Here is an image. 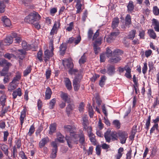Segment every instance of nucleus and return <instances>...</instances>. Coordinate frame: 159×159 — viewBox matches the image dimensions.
Listing matches in <instances>:
<instances>
[{"mask_svg":"<svg viewBox=\"0 0 159 159\" xmlns=\"http://www.w3.org/2000/svg\"><path fill=\"white\" fill-rule=\"evenodd\" d=\"M65 131L70 133V137H66L67 144L70 148H72L71 143H73L77 144L79 142L81 144H84L85 143V136L83 131L80 130L79 134H76V128L72 126L67 125L64 126Z\"/></svg>","mask_w":159,"mask_h":159,"instance_id":"f257e3e1","label":"nucleus"},{"mask_svg":"<svg viewBox=\"0 0 159 159\" xmlns=\"http://www.w3.org/2000/svg\"><path fill=\"white\" fill-rule=\"evenodd\" d=\"M41 18V17L38 12L33 11L26 16L24 20L29 24H34L36 22L39 21Z\"/></svg>","mask_w":159,"mask_h":159,"instance_id":"f03ea898","label":"nucleus"},{"mask_svg":"<svg viewBox=\"0 0 159 159\" xmlns=\"http://www.w3.org/2000/svg\"><path fill=\"white\" fill-rule=\"evenodd\" d=\"M104 137L106 142L109 143L111 140L114 141L117 139V133L116 131H111L108 129L104 134Z\"/></svg>","mask_w":159,"mask_h":159,"instance_id":"7ed1b4c3","label":"nucleus"},{"mask_svg":"<svg viewBox=\"0 0 159 159\" xmlns=\"http://www.w3.org/2000/svg\"><path fill=\"white\" fill-rule=\"evenodd\" d=\"M117 135L119 136L120 143L122 144L125 143L128 138V133L125 131H120L118 133Z\"/></svg>","mask_w":159,"mask_h":159,"instance_id":"20e7f679","label":"nucleus"},{"mask_svg":"<svg viewBox=\"0 0 159 159\" xmlns=\"http://www.w3.org/2000/svg\"><path fill=\"white\" fill-rule=\"evenodd\" d=\"M51 145L52 147V152L50 155V157L54 159L57 156V153L58 150L57 144L56 142L52 141L51 143Z\"/></svg>","mask_w":159,"mask_h":159,"instance_id":"39448f33","label":"nucleus"},{"mask_svg":"<svg viewBox=\"0 0 159 159\" xmlns=\"http://www.w3.org/2000/svg\"><path fill=\"white\" fill-rule=\"evenodd\" d=\"M120 32L119 30H117L116 31L112 32L109 34L106 39V41L108 43H111L113 40H114L117 36L119 34Z\"/></svg>","mask_w":159,"mask_h":159,"instance_id":"423d86ee","label":"nucleus"},{"mask_svg":"<svg viewBox=\"0 0 159 159\" xmlns=\"http://www.w3.org/2000/svg\"><path fill=\"white\" fill-rule=\"evenodd\" d=\"M67 105L66 109V112L68 116L71 113L72 111L75 108V106L73 101Z\"/></svg>","mask_w":159,"mask_h":159,"instance_id":"0eeeda50","label":"nucleus"},{"mask_svg":"<svg viewBox=\"0 0 159 159\" xmlns=\"http://www.w3.org/2000/svg\"><path fill=\"white\" fill-rule=\"evenodd\" d=\"M53 54V52L50 51L47 49L44 52L43 60L45 62L48 61L51 57L52 56Z\"/></svg>","mask_w":159,"mask_h":159,"instance_id":"6e6552de","label":"nucleus"},{"mask_svg":"<svg viewBox=\"0 0 159 159\" xmlns=\"http://www.w3.org/2000/svg\"><path fill=\"white\" fill-rule=\"evenodd\" d=\"M62 64L65 67L68 69L70 67H74V65L72 61L70 59H65L62 60Z\"/></svg>","mask_w":159,"mask_h":159,"instance_id":"1a4fd4ad","label":"nucleus"},{"mask_svg":"<svg viewBox=\"0 0 159 159\" xmlns=\"http://www.w3.org/2000/svg\"><path fill=\"white\" fill-rule=\"evenodd\" d=\"M61 98L64 102L67 103H70L73 101L71 100L70 96L67 93L62 92L61 94Z\"/></svg>","mask_w":159,"mask_h":159,"instance_id":"9d476101","label":"nucleus"},{"mask_svg":"<svg viewBox=\"0 0 159 159\" xmlns=\"http://www.w3.org/2000/svg\"><path fill=\"white\" fill-rule=\"evenodd\" d=\"M27 111V109L25 107H24L23 110L20 113V124L22 125L24 120L26 116V112Z\"/></svg>","mask_w":159,"mask_h":159,"instance_id":"9b49d317","label":"nucleus"},{"mask_svg":"<svg viewBox=\"0 0 159 159\" xmlns=\"http://www.w3.org/2000/svg\"><path fill=\"white\" fill-rule=\"evenodd\" d=\"M1 20L6 26L9 27L11 25V22L10 20L6 16H2Z\"/></svg>","mask_w":159,"mask_h":159,"instance_id":"f8f14e48","label":"nucleus"},{"mask_svg":"<svg viewBox=\"0 0 159 159\" xmlns=\"http://www.w3.org/2000/svg\"><path fill=\"white\" fill-rule=\"evenodd\" d=\"M64 82L67 89L70 90L72 89L71 83L68 78L66 77L64 78Z\"/></svg>","mask_w":159,"mask_h":159,"instance_id":"ddd939ff","label":"nucleus"},{"mask_svg":"<svg viewBox=\"0 0 159 159\" xmlns=\"http://www.w3.org/2000/svg\"><path fill=\"white\" fill-rule=\"evenodd\" d=\"M127 11L129 13H131L134 8V5L132 1H130L127 6Z\"/></svg>","mask_w":159,"mask_h":159,"instance_id":"4468645a","label":"nucleus"},{"mask_svg":"<svg viewBox=\"0 0 159 159\" xmlns=\"http://www.w3.org/2000/svg\"><path fill=\"white\" fill-rule=\"evenodd\" d=\"M121 59V58L120 57L113 55L110 58L109 62L110 63H117Z\"/></svg>","mask_w":159,"mask_h":159,"instance_id":"2eb2a0df","label":"nucleus"},{"mask_svg":"<svg viewBox=\"0 0 159 159\" xmlns=\"http://www.w3.org/2000/svg\"><path fill=\"white\" fill-rule=\"evenodd\" d=\"M22 95V92L21 89L20 88H18L16 90L13 91L12 93V95L13 96V98L14 99H16L17 96L20 97Z\"/></svg>","mask_w":159,"mask_h":159,"instance_id":"dca6fc26","label":"nucleus"},{"mask_svg":"<svg viewBox=\"0 0 159 159\" xmlns=\"http://www.w3.org/2000/svg\"><path fill=\"white\" fill-rule=\"evenodd\" d=\"M13 41V39L11 36L7 37L3 40V44L4 45H9L12 43Z\"/></svg>","mask_w":159,"mask_h":159,"instance_id":"f3484780","label":"nucleus"},{"mask_svg":"<svg viewBox=\"0 0 159 159\" xmlns=\"http://www.w3.org/2000/svg\"><path fill=\"white\" fill-rule=\"evenodd\" d=\"M49 141V138L47 137L42 139L39 143V146L40 148L43 147Z\"/></svg>","mask_w":159,"mask_h":159,"instance_id":"a211bd4d","label":"nucleus"},{"mask_svg":"<svg viewBox=\"0 0 159 159\" xmlns=\"http://www.w3.org/2000/svg\"><path fill=\"white\" fill-rule=\"evenodd\" d=\"M88 135L89 137V140L91 142L93 145H97V141L95 139V136L93 133L88 134Z\"/></svg>","mask_w":159,"mask_h":159,"instance_id":"6ab92c4d","label":"nucleus"},{"mask_svg":"<svg viewBox=\"0 0 159 159\" xmlns=\"http://www.w3.org/2000/svg\"><path fill=\"white\" fill-rule=\"evenodd\" d=\"M125 70L126 73L125 75V76L128 79L131 78L132 76L131 74V69L128 65L125 66Z\"/></svg>","mask_w":159,"mask_h":159,"instance_id":"aec40b11","label":"nucleus"},{"mask_svg":"<svg viewBox=\"0 0 159 159\" xmlns=\"http://www.w3.org/2000/svg\"><path fill=\"white\" fill-rule=\"evenodd\" d=\"M52 94V91L49 87H48L46 89L45 92V99L48 100L51 98Z\"/></svg>","mask_w":159,"mask_h":159,"instance_id":"412c9836","label":"nucleus"},{"mask_svg":"<svg viewBox=\"0 0 159 159\" xmlns=\"http://www.w3.org/2000/svg\"><path fill=\"white\" fill-rule=\"evenodd\" d=\"M107 74L110 75H113L115 73V66L110 65L107 68Z\"/></svg>","mask_w":159,"mask_h":159,"instance_id":"4be33fe9","label":"nucleus"},{"mask_svg":"<svg viewBox=\"0 0 159 159\" xmlns=\"http://www.w3.org/2000/svg\"><path fill=\"white\" fill-rule=\"evenodd\" d=\"M56 126V124L55 123H54L50 125L49 131V134H52L53 133L55 132Z\"/></svg>","mask_w":159,"mask_h":159,"instance_id":"5701e85b","label":"nucleus"},{"mask_svg":"<svg viewBox=\"0 0 159 159\" xmlns=\"http://www.w3.org/2000/svg\"><path fill=\"white\" fill-rule=\"evenodd\" d=\"M19 52L18 57L21 60H23L25 58L26 54V52L23 49H19L18 50Z\"/></svg>","mask_w":159,"mask_h":159,"instance_id":"b1692460","label":"nucleus"},{"mask_svg":"<svg viewBox=\"0 0 159 159\" xmlns=\"http://www.w3.org/2000/svg\"><path fill=\"white\" fill-rule=\"evenodd\" d=\"M152 25H154V28L155 31L159 32V22L155 19H153L152 20Z\"/></svg>","mask_w":159,"mask_h":159,"instance_id":"393cba45","label":"nucleus"},{"mask_svg":"<svg viewBox=\"0 0 159 159\" xmlns=\"http://www.w3.org/2000/svg\"><path fill=\"white\" fill-rule=\"evenodd\" d=\"M4 2L8 3V0H4V1L0 2V12L1 13H3L5 11L6 6L4 3Z\"/></svg>","mask_w":159,"mask_h":159,"instance_id":"a878e982","label":"nucleus"},{"mask_svg":"<svg viewBox=\"0 0 159 159\" xmlns=\"http://www.w3.org/2000/svg\"><path fill=\"white\" fill-rule=\"evenodd\" d=\"M119 23V19L118 18H115L112 21L111 27L113 29L117 27Z\"/></svg>","mask_w":159,"mask_h":159,"instance_id":"bb28decb","label":"nucleus"},{"mask_svg":"<svg viewBox=\"0 0 159 159\" xmlns=\"http://www.w3.org/2000/svg\"><path fill=\"white\" fill-rule=\"evenodd\" d=\"M82 125L83 126L84 129H86L87 126L89 125L88 118L86 116H84L82 118Z\"/></svg>","mask_w":159,"mask_h":159,"instance_id":"cd10ccee","label":"nucleus"},{"mask_svg":"<svg viewBox=\"0 0 159 159\" xmlns=\"http://www.w3.org/2000/svg\"><path fill=\"white\" fill-rule=\"evenodd\" d=\"M8 148V146L5 144H2L1 146V149L7 156H8L9 152Z\"/></svg>","mask_w":159,"mask_h":159,"instance_id":"c85d7f7f","label":"nucleus"},{"mask_svg":"<svg viewBox=\"0 0 159 159\" xmlns=\"http://www.w3.org/2000/svg\"><path fill=\"white\" fill-rule=\"evenodd\" d=\"M136 33V30H133L129 32V34L128 35V39L133 40L135 37Z\"/></svg>","mask_w":159,"mask_h":159,"instance_id":"c756f323","label":"nucleus"},{"mask_svg":"<svg viewBox=\"0 0 159 159\" xmlns=\"http://www.w3.org/2000/svg\"><path fill=\"white\" fill-rule=\"evenodd\" d=\"M0 65L1 67H9L11 66V64L7 61L5 59H2L0 61Z\"/></svg>","mask_w":159,"mask_h":159,"instance_id":"7c9ffc66","label":"nucleus"},{"mask_svg":"<svg viewBox=\"0 0 159 159\" xmlns=\"http://www.w3.org/2000/svg\"><path fill=\"white\" fill-rule=\"evenodd\" d=\"M123 151L124 148H123L120 147L119 148L118 150V153L115 156L116 159H120L122 156V152Z\"/></svg>","mask_w":159,"mask_h":159,"instance_id":"2f4dec72","label":"nucleus"},{"mask_svg":"<svg viewBox=\"0 0 159 159\" xmlns=\"http://www.w3.org/2000/svg\"><path fill=\"white\" fill-rule=\"evenodd\" d=\"M148 33L149 36L153 39H155L157 37L156 33L152 29L148 30Z\"/></svg>","mask_w":159,"mask_h":159,"instance_id":"473e14b6","label":"nucleus"},{"mask_svg":"<svg viewBox=\"0 0 159 159\" xmlns=\"http://www.w3.org/2000/svg\"><path fill=\"white\" fill-rule=\"evenodd\" d=\"M66 49L65 45L63 43L61 45L60 47V53L61 55L63 56L65 54Z\"/></svg>","mask_w":159,"mask_h":159,"instance_id":"72a5a7b5","label":"nucleus"},{"mask_svg":"<svg viewBox=\"0 0 159 159\" xmlns=\"http://www.w3.org/2000/svg\"><path fill=\"white\" fill-rule=\"evenodd\" d=\"M132 24L131 16L129 14H127L125 18V24L126 26Z\"/></svg>","mask_w":159,"mask_h":159,"instance_id":"f704fd0d","label":"nucleus"},{"mask_svg":"<svg viewBox=\"0 0 159 159\" xmlns=\"http://www.w3.org/2000/svg\"><path fill=\"white\" fill-rule=\"evenodd\" d=\"M9 67H5L0 71V75L2 76H5L6 74L8 73Z\"/></svg>","mask_w":159,"mask_h":159,"instance_id":"c9c22d12","label":"nucleus"},{"mask_svg":"<svg viewBox=\"0 0 159 159\" xmlns=\"http://www.w3.org/2000/svg\"><path fill=\"white\" fill-rule=\"evenodd\" d=\"M151 116L149 115L146 120L145 126V129H146L147 131H148L149 129V127L151 125Z\"/></svg>","mask_w":159,"mask_h":159,"instance_id":"e433bc0d","label":"nucleus"},{"mask_svg":"<svg viewBox=\"0 0 159 159\" xmlns=\"http://www.w3.org/2000/svg\"><path fill=\"white\" fill-rule=\"evenodd\" d=\"M31 65H29L24 71L23 72V76L24 77L26 76L28 74L31 73Z\"/></svg>","mask_w":159,"mask_h":159,"instance_id":"4c0bfd02","label":"nucleus"},{"mask_svg":"<svg viewBox=\"0 0 159 159\" xmlns=\"http://www.w3.org/2000/svg\"><path fill=\"white\" fill-rule=\"evenodd\" d=\"M107 79V77L105 75H103L99 81V85L100 86L103 87L105 84V82Z\"/></svg>","mask_w":159,"mask_h":159,"instance_id":"58836bf2","label":"nucleus"},{"mask_svg":"<svg viewBox=\"0 0 159 159\" xmlns=\"http://www.w3.org/2000/svg\"><path fill=\"white\" fill-rule=\"evenodd\" d=\"M21 45L23 49L24 50L28 51L30 49V45L27 44L25 41H22Z\"/></svg>","mask_w":159,"mask_h":159,"instance_id":"ea45409f","label":"nucleus"},{"mask_svg":"<svg viewBox=\"0 0 159 159\" xmlns=\"http://www.w3.org/2000/svg\"><path fill=\"white\" fill-rule=\"evenodd\" d=\"M54 38L52 37L51 38L50 40L49 45V48L51 50L52 52H53L54 48L53 46V42H54Z\"/></svg>","mask_w":159,"mask_h":159,"instance_id":"a19ab883","label":"nucleus"},{"mask_svg":"<svg viewBox=\"0 0 159 159\" xmlns=\"http://www.w3.org/2000/svg\"><path fill=\"white\" fill-rule=\"evenodd\" d=\"M21 78V74L19 73H17L15 76L14 77L11 83H16L17 81H19Z\"/></svg>","mask_w":159,"mask_h":159,"instance_id":"79ce46f5","label":"nucleus"},{"mask_svg":"<svg viewBox=\"0 0 159 159\" xmlns=\"http://www.w3.org/2000/svg\"><path fill=\"white\" fill-rule=\"evenodd\" d=\"M6 98V96L4 95H2L0 98V103L3 107H4L5 105Z\"/></svg>","mask_w":159,"mask_h":159,"instance_id":"37998d69","label":"nucleus"},{"mask_svg":"<svg viewBox=\"0 0 159 159\" xmlns=\"http://www.w3.org/2000/svg\"><path fill=\"white\" fill-rule=\"evenodd\" d=\"M56 103V99L53 98L49 102V108L50 109H53L55 106Z\"/></svg>","mask_w":159,"mask_h":159,"instance_id":"c03bdc74","label":"nucleus"},{"mask_svg":"<svg viewBox=\"0 0 159 159\" xmlns=\"http://www.w3.org/2000/svg\"><path fill=\"white\" fill-rule=\"evenodd\" d=\"M43 55V51L42 50H40L37 53V57L40 62L43 61L42 56Z\"/></svg>","mask_w":159,"mask_h":159,"instance_id":"a18cd8bd","label":"nucleus"},{"mask_svg":"<svg viewBox=\"0 0 159 159\" xmlns=\"http://www.w3.org/2000/svg\"><path fill=\"white\" fill-rule=\"evenodd\" d=\"M123 54V52L121 50L119 49H115L113 52V55L115 56H119Z\"/></svg>","mask_w":159,"mask_h":159,"instance_id":"49530a36","label":"nucleus"},{"mask_svg":"<svg viewBox=\"0 0 159 159\" xmlns=\"http://www.w3.org/2000/svg\"><path fill=\"white\" fill-rule=\"evenodd\" d=\"M83 5H84V4L82 3H79L76 4L75 7L77 9V11H76V14L81 12L82 11V7Z\"/></svg>","mask_w":159,"mask_h":159,"instance_id":"de8ad7c7","label":"nucleus"},{"mask_svg":"<svg viewBox=\"0 0 159 159\" xmlns=\"http://www.w3.org/2000/svg\"><path fill=\"white\" fill-rule=\"evenodd\" d=\"M57 135L58 141L60 143H63L64 142V136L60 133H57Z\"/></svg>","mask_w":159,"mask_h":159,"instance_id":"09e8293b","label":"nucleus"},{"mask_svg":"<svg viewBox=\"0 0 159 159\" xmlns=\"http://www.w3.org/2000/svg\"><path fill=\"white\" fill-rule=\"evenodd\" d=\"M17 86L15 83H11V82L9 84L8 89L11 91L14 90L16 88Z\"/></svg>","mask_w":159,"mask_h":159,"instance_id":"8fccbe9b","label":"nucleus"},{"mask_svg":"<svg viewBox=\"0 0 159 159\" xmlns=\"http://www.w3.org/2000/svg\"><path fill=\"white\" fill-rule=\"evenodd\" d=\"M113 124L117 129H119L120 127V123L119 120H113L112 122Z\"/></svg>","mask_w":159,"mask_h":159,"instance_id":"3c124183","label":"nucleus"},{"mask_svg":"<svg viewBox=\"0 0 159 159\" xmlns=\"http://www.w3.org/2000/svg\"><path fill=\"white\" fill-rule=\"evenodd\" d=\"M86 58L84 53L81 56L79 60V63L80 65H82L86 62Z\"/></svg>","mask_w":159,"mask_h":159,"instance_id":"603ef678","label":"nucleus"},{"mask_svg":"<svg viewBox=\"0 0 159 159\" xmlns=\"http://www.w3.org/2000/svg\"><path fill=\"white\" fill-rule=\"evenodd\" d=\"M35 131V128L34 125H32L29 129V131L27 134V135L29 136H31L33 134Z\"/></svg>","mask_w":159,"mask_h":159,"instance_id":"864d4df0","label":"nucleus"},{"mask_svg":"<svg viewBox=\"0 0 159 159\" xmlns=\"http://www.w3.org/2000/svg\"><path fill=\"white\" fill-rule=\"evenodd\" d=\"M8 108L7 107L4 108L2 107V110L0 111V116L2 117L4 115V114L8 111Z\"/></svg>","mask_w":159,"mask_h":159,"instance_id":"5fc2aeb1","label":"nucleus"},{"mask_svg":"<svg viewBox=\"0 0 159 159\" xmlns=\"http://www.w3.org/2000/svg\"><path fill=\"white\" fill-rule=\"evenodd\" d=\"M152 12L155 15H159V8H158L157 6L153 7Z\"/></svg>","mask_w":159,"mask_h":159,"instance_id":"6e6d98bb","label":"nucleus"},{"mask_svg":"<svg viewBox=\"0 0 159 159\" xmlns=\"http://www.w3.org/2000/svg\"><path fill=\"white\" fill-rule=\"evenodd\" d=\"M93 48L94 53L95 54H98L99 52L100 51V48L96 44H94L93 45Z\"/></svg>","mask_w":159,"mask_h":159,"instance_id":"4d7b16f0","label":"nucleus"},{"mask_svg":"<svg viewBox=\"0 0 159 159\" xmlns=\"http://www.w3.org/2000/svg\"><path fill=\"white\" fill-rule=\"evenodd\" d=\"M128 38L127 37H125L124 38L123 43L124 44L126 47H128L129 46V42L128 40Z\"/></svg>","mask_w":159,"mask_h":159,"instance_id":"13d9d810","label":"nucleus"},{"mask_svg":"<svg viewBox=\"0 0 159 159\" xmlns=\"http://www.w3.org/2000/svg\"><path fill=\"white\" fill-rule=\"evenodd\" d=\"M93 31L91 28H90L88 32V37L89 39H92L93 34Z\"/></svg>","mask_w":159,"mask_h":159,"instance_id":"bf43d9fd","label":"nucleus"},{"mask_svg":"<svg viewBox=\"0 0 159 159\" xmlns=\"http://www.w3.org/2000/svg\"><path fill=\"white\" fill-rule=\"evenodd\" d=\"M106 53L107 57H111V56L113 55V52L112 53V51L110 49L108 48H107Z\"/></svg>","mask_w":159,"mask_h":159,"instance_id":"052dcab7","label":"nucleus"},{"mask_svg":"<svg viewBox=\"0 0 159 159\" xmlns=\"http://www.w3.org/2000/svg\"><path fill=\"white\" fill-rule=\"evenodd\" d=\"M74 28V22H71L70 23L68 26L66 28V30L68 31H71Z\"/></svg>","mask_w":159,"mask_h":159,"instance_id":"680f3d73","label":"nucleus"},{"mask_svg":"<svg viewBox=\"0 0 159 159\" xmlns=\"http://www.w3.org/2000/svg\"><path fill=\"white\" fill-rule=\"evenodd\" d=\"M89 114L90 118H92L93 116L94 113L93 111L91 106H90L89 108Z\"/></svg>","mask_w":159,"mask_h":159,"instance_id":"e2e57ef3","label":"nucleus"},{"mask_svg":"<svg viewBox=\"0 0 159 159\" xmlns=\"http://www.w3.org/2000/svg\"><path fill=\"white\" fill-rule=\"evenodd\" d=\"M84 104L83 102H81L79 107V111L80 112H82L84 111Z\"/></svg>","mask_w":159,"mask_h":159,"instance_id":"0e129e2a","label":"nucleus"},{"mask_svg":"<svg viewBox=\"0 0 159 159\" xmlns=\"http://www.w3.org/2000/svg\"><path fill=\"white\" fill-rule=\"evenodd\" d=\"M51 75V70L50 68L47 69L45 73L46 77L47 79H49Z\"/></svg>","mask_w":159,"mask_h":159,"instance_id":"69168bd1","label":"nucleus"},{"mask_svg":"<svg viewBox=\"0 0 159 159\" xmlns=\"http://www.w3.org/2000/svg\"><path fill=\"white\" fill-rule=\"evenodd\" d=\"M95 150L96 154L98 156L100 155L101 150V147L99 146V145H98L96 146Z\"/></svg>","mask_w":159,"mask_h":159,"instance_id":"338daca9","label":"nucleus"},{"mask_svg":"<svg viewBox=\"0 0 159 159\" xmlns=\"http://www.w3.org/2000/svg\"><path fill=\"white\" fill-rule=\"evenodd\" d=\"M60 21H56L54 23L52 28L57 30L58 29L60 28Z\"/></svg>","mask_w":159,"mask_h":159,"instance_id":"774afa93","label":"nucleus"}]
</instances>
